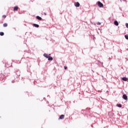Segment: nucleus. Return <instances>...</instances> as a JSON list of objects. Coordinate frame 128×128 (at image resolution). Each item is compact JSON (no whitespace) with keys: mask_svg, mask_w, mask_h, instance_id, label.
Wrapping results in <instances>:
<instances>
[{"mask_svg":"<svg viewBox=\"0 0 128 128\" xmlns=\"http://www.w3.org/2000/svg\"><path fill=\"white\" fill-rule=\"evenodd\" d=\"M122 98H123L124 100H128V96H126V95L123 94Z\"/></svg>","mask_w":128,"mask_h":128,"instance_id":"nucleus-2","label":"nucleus"},{"mask_svg":"<svg viewBox=\"0 0 128 128\" xmlns=\"http://www.w3.org/2000/svg\"><path fill=\"white\" fill-rule=\"evenodd\" d=\"M4 32H0V36H4Z\"/></svg>","mask_w":128,"mask_h":128,"instance_id":"nucleus-13","label":"nucleus"},{"mask_svg":"<svg viewBox=\"0 0 128 128\" xmlns=\"http://www.w3.org/2000/svg\"><path fill=\"white\" fill-rule=\"evenodd\" d=\"M98 26H100V22H98Z\"/></svg>","mask_w":128,"mask_h":128,"instance_id":"nucleus-19","label":"nucleus"},{"mask_svg":"<svg viewBox=\"0 0 128 128\" xmlns=\"http://www.w3.org/2000/svg\"><path fill=\"white\" fill-rule=\"evenodd\" d=\"M2 18H6V15H3V16H2Z\"/></svg>","mask_w":128,"mask_h":128,"instance_id":"nucleus-16","label":"nucleus"},{"mask_svg":"<svg viewBox=\"0 0 128 128\" xmlns=\"http://www.w3.org/2000/svg\"><path fill=\"white\" fill-rule=\"evenodd\" d=\"M117 106L118 108H122V104H117Z\"/></svg>","mask_w":128,"mask_h":128,"instance_id":"nucleus-14","label":"nucleus"},{"mask_svg":"<svg viewBox=\"0 0 128 128\" xmlns=\"http://www.w3.org/2000/svg\"><path fill=\"white\" fill-rule=\"evenodd\" d=\"M36 18H37V20H42V18H40V16H36Z\"/></svg>","mask_w":128,"mask_h":128,"instance_id":"nucleus-7","label":"nucleus"},{"mask_svg":"<svg viewBox=\"0 0 128 128\" xmlns=\"http://www.w3.org/2000/svg\"><path fill=\"white\" fill-rule=\"evenodd\" d=\"M53 60L52 57L49 56L48 58V60Z\"/></svg>","mask_w":128,"mask_h":128,"instance_id":"nucleus-11","label":"nucleus"},{"mask_svg":"<svg viewBox=\"0 0 128 128\" xmlns=\"http://www.w3.org/2000/svg\"><path fill=\"white\" fill-rule=\"evenodd\" d=\"M12 66V64H11L10 66Z\"/></svg>","mask_w":128,"mask_h":128,"instance_id":"nucleus-22","label":"nucleus"},{"mask_svg":"<svg viewBox=\"0 0 128 128\" xmlns=\"http://www.w3.org/2000/svg\"><path fill=\"white\" fill-rule=\"evenodd\" d=\"M64 70H66V68H68V67H66V66H64Z\"/></svg>","mask_w":128,"mask_h":128,"instance_id":"nucleus-18","label":"nucleus"},{"mask_svg":"<svg viewBox=\"0 0 128 128\" xmlns=\"http://www.w3.org/2000/svg\"><path fill=\"white\" fill-rule=\"evenodd\" d=\"M74 6L76 8H78V6H80V3L78 2H77L74 3Z\"/></svg>","mask_w":128,"mask_h":128,"instance_id":"nucleus-3","label":"nucleus"},{"mask_svg":"<svg viewBox=\"0 0 128 128\" xmlns=\"http://www.w3.org/2000/svg\"><path fill=\"white\" fill-rule=\"evenodd\" d=\"M34 26H35V28H40V26L38 24H33Z\"/></svg>","mask_w":128,"mask_h":128,"instance_id":"nucleus-8","label":"nucleus"},{"mask_svg":"<svg viewBox=\"0 0 128 128\" xmlns=\"http://www.w3.org/2000/svg\"><path fill=\"white\" fill-rule=\"evenodd\" d=\"M98 6H99V8H104V4H102V2L98 1Z\"/></svg>","mask_w":128,"mask_h":128,"instance_id":"nucleus-1","label":"nucleus"},{"mask_svg":"<svg viewBox=\"0 0 128 128\" xmlns=\"http://www.w3.org/2000/svg\"><path fill=\"white\" fill-rule=\"evenodd\" d=\"M124 37H125V38H126V40H128V35H125Z\"/></svg>","mask_w":128,"mask_h":128,"instance_id":"nucleus-15","label":"nucleus"},{"mask_svg":"<svg viewBox=\"0 0 128 128\" xmlns=\"http://www.w3.org/2000/svg\"><path fill=\"white\" fill-rule=\"evenodd\" d=\"M126 27L128 28V23H126Z\"/></svg>","mask_w":128,"mask_h":128,"instance_id":"nucleus-17","label":"nucleus"},{"mask_svg":"<svg viewBox=\"0 0 128 128\" xmlns=\"http://www.w3.org/2000/svg\"><path fill=\"white\" fill-rule=\"evenodd\" d=\"M3 26H4V28L8 26V24H6V23L4 24H3Z\"/></svg>","mask_w":128,"mask_h":128,"instance_id":"nucleus-12","label":"nucleus"},{"mask_svg":"<svg viewBox=\"0 0 128 128\" xmlns=\"http://www.w3.org/2000/svg\"><path fill=\"white\" fill-rule=\"evenodd\" d=\"M122 80L124 82H127V80H128V78H126V77L122 78Z\"/></svg>","mask_w":128,"mask_h":128,"instance_id":"nucleus-5","label":"nucleus"},{"mask_svg":"<svg viewBox=\"0 0 128 128\" xmlns=\"http://www.w3.org/2000/svg\"><path fill=\"white\" fill-rule=\"evenodd\" d=\"M120 2H122V0H120Z\"/></svg>","mask_w":128,"mask_h":128,"instance_id":"nucleus-21","label":"nucleus"},{"mask_svg":"<svg viewBox=\"0 0 128 128\" xmlns=\"http://www.w3.org/2000/svg\"><path fill=\"white\" fill-rule=\"evenodd\" d=\"M64 114H62L59 118V120H64Z\"/></svg>","mask_w":128,"mask_h":128,"instance_id":"nucleus-4","label":"nucleus"},{"mask_svg":"<svg viewBox=\"0 0 128 128\" xmlns=\"http://www.w3.org/2000/svg\"><path fill=\"white\" fill-rule=\"evenodd\" d=\"M114 24H115V26H118V21H114Z\"/></svg>","mask_w":128,"mask_h":128,"instance_id":"nucleus-9","label":"nucleus"},{"mask_svg":"<svg viewBox=\"0 0 128 128\" xmlns=\"http://www.w3.org/2000/svg\"><path fill=\"white\" fill-rule=\"evenodd\" d=\"M18 10V6H15L14 8V11Z\"/></svg>","mask_w":128,"mask_h":128,"instance_id":"nucleus-10","label":"nucleus"},{"mask_svg":"<svg viewBox=\"0 0 128 128\" xmlns=\"http://www.w3.org/2000/svg\"><path fill=\"white\" fill-rule=\"evenodd\" d=\"M44 56L45 58H48L50 57V56H48V55L46 54H44Z\"/></svg>","mask_w":128,"mask_h":128,"instance_id":"nucleus-6","label":"nucleus"},{"mask_svg":"<svg viewBox=\"0 0 128 128\" xmlns=\"http://www.w3.org/2000/svg\"><path fill=\"white\" fill-rule=\"evenodd\" d=\"M44 16H46V13L44 12Z\"/></svg>","mask_w":128,"mask_h":128,"instance_id":"nucleus-20","label":"nucleus"}]
</instances>
